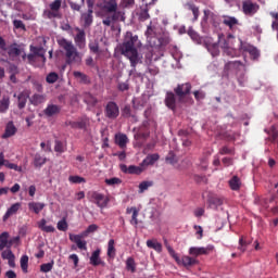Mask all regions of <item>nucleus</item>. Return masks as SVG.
Wrapping results in <instances>:
<instances>
[{
  "label": "nucleus",
  "instance_id": "obj_1",
  "mask_svg": "<svg viewBox=\"0 0 278 278\" xmlns=\"http://www.w3.org/2000/svg\"><path fill=\"white\" fill-rule=\"evenodd\" d=\"M142 47V41L138 38V35H134L131 31H127L124 36L122 45H119V51L130 62V74L136 71L138 64L142 63V56L138 52V49Z\"/></svg>",
  "mask_w": 278,
  "mask_h": 278
},
{
  "label": "nucleus",
  "instance_id": "obj_2",
  "mask_svg": "<svg viewBox=\"0 0 278 278\" xmlns=\"http://www.w3.org/2000/svg\"><path fill=\"white\" fill-rule=\"evenodd\" d=\"M101 10L106 12V14H111L102 20V24L105 27H111L112 23H125V11L118 10V0H104L101 4Z\"/></svg>",
  "mask_w": 278,
  "mask_h": 278
},
{
  "label": "nucleus",
  "instance_id": "obj_3",
  "mask_svg": "<svg viewBox=\"0 0 278 278\" xmlns=\"http://www.w3.org/2000/svg\"><path fill=\"white\" fill-rule=\"evenodd\" d=\"M56 42L65 55L66 64L71 65L81 62V54L79 53L75 45H73V41L61 37L56 39Z\"/></svg>",
  "mask_w": 278,
  "mask_h": 278
},
{
  "label": "nucleus",
  "instance_id": "obj_4",
  "mask_svg": "<svg viewBox=\"0 0 278 278\" xmlns=\"http://www.w3.org/2000/svg\"><path fill=\"white\" fill-rule=\"evenodd\" d=\"M98 229H99V226H97L96 224H91L87 227L86 231L81 232L80 235L70 233V240H71V242H75L76 247H78V249H80V251H87L88 242H86L85 240H81V239L86 238V236H88V233H94V231H97Z\"/></svg>",
  "mask_w": 278,
  "mask_h": 278
},
{
  "label": "nucleus",
  "instance_id": "obj_5",
  "mask_svg": "<svg viewBox=\"0 0 278 278\" xmlns=\"http://www.w3.org/2000/svg\"><path fill=\"white\" fill-rule=\"evenodd\" d=\"M87 199L90 203H93L100 210H105L110 204V197L99 192V191H89L87 193Z\"/></svg>",
  "mask_w": 278,
  "mask_h": 278
},
{
  "label": "nucleus",
  "instance_id": "obj_6",
  "mask_svg": "<svg viewBox=\"0 0 278 278\" xmlns=\"http://www.w3.org/2000/svg\"><path fill=\"white\" fill-rule=\"evenodd\" d=\"M104 116L110 121H116V118L121 116L118 104L114 101H109L104 106Z\"/></svg>",
  "mask_w": 278,
  "mask_h": 278
},
{
  "label": "nucleus",
  "instance_id": "obj_7",
  "mask_svg": "<svg viewBox=\"0 0 278 278\" xmlns=\"http://www.w3.org/2000/svg\"><path fill=\"white\" fill-rule=\"evenodd\" d=\"M242 12L245 16H255V14L260 12V4H257V2H253V0H243Z\"/></svg>",
  "mask_w": 278,
  "mask_h": 278
},
{
  "label": "nucleus",
  "instance_id": "obj_8",
  "mask_svg": "<svg viewBox=\"0 0 278 278\" xmlns=\"http://www.w3.org/2000/svg\"><path fill=\"white\" fill-rule=\"evenodd\" d=\"M144 36L151 47H157V28L153 26L152 22H150V25L147 27Z\"/></svg>",
  "mask_w": 278,
  "mask_h": 278
},
{
  "label": "nucleus",
  "instance_id": "obj_9",
  "mask_svg": "<svg viewBox=\"0 0 278 278\" xmlns=\"http://www.w3.org/2000/svg\"><path fill=\"white\" fill-rule=\"evenodd\" d=\"M191 90H192V85L190 83H185V84L178 85L174 89V92L178 97V101L180 103H184V97H186L187 94H190Z\"/></svg>",
  "mask_w": 278,
  "mask_h": 278
},
{
  "label": "nucleus",
  "instance_id": "obj_10",
  "mask_svg": "<svg viewBox=\"0 0 278 278\" xmlns=\"http://www.w3.org/2000/svg\"><path fill=\"white\" fill-rule=\"evenodd\" d=\"M212 251H214V245H207L206 248L191 247L189 249V255H192L193 257H199V255H210Z\"/></svg>",
  "mask_w": 278,
  "mask_h": 278
},
{
  "label": "nucleus",
  "instance_id": "obj_11",
  "mask_svg": "<svg viewBox=\"0 0 278 278\" xmlns=\"http://www.w3.org/2000/svg\"><path fill=\"white\" fill-rule=\"evenodd\" d=\"M122 173H126L128 175H142L144 173V167L142 166V163H140L139 166L136 165H121Z\"/></svg>",
  "mask_w": 278,
  "mask_h": 278
},
{
  "label": "nucleus",
  "instance_id": "obj_12",
  "mask_svg": "<svg viewBox=\"0 0 278 278\" xmlns=\"http://www.w3.org/2000/svg\"><path fill=\"white\" fill-rule=\"evenodd\" d=\"M76 31L77 34L74 37V42L76 47L79 49H86V30L77 27Z\"/></svg>",
  "mask_w": 278,
  "mask_h": 278
},
{
  "label": "nucleus",
  "instance_id": "obj_13",
  "mask_svg": "<svg viewBox=\"0 0 278 278\" xmlns=\"http://www.w3.org/2000/svg\"><path fill=\"white\" fill-rule=\"evenodd\" d=\"M165 105L168 108V110H172V112L177 110V97L173 93V91H167L165 96Z\"/></svg>",
  "mask_w": 278,
  "mask_h": 278
},
{
  "label": "nucleus",
  "instance_id": "obj_14",
  "mask_svg": "<svg viewBox=\"0 0 278 278\" xmlns=\"http://www.w3.org/2000/svg\"><path fill=\"white\" fill-rule=\"evenodd\" d=\"M68 127L72 129H87L88 128V118L87 117H81L77 122L70 121L66 123Z\"/></svg>",
  "mask_w": 278,
  "mask_h": 278
},
{
  "label": "nucleus",
  "instance_id": "obj_15",
  "mask_svg": "<svg viewBox=\"0 0 278 278\" xmlns=\"http://www.w3.org/2000/svg\"><path fill=\"white\" fill-rule=\"evenodd\" d=\"M62 112V108L58 104H48L47 108L43 110L45 116L51 118V116H55Z\"/></svg>",
  "mask_w": 278,
  "mask_h": 278
},
{
  "label": "nucleus",
  "instance_id": "obj_16",
  "mask_svg": "<svg viewBox=\"0 0 278 278\" xmlns=\"http://www.w3.org/2000/svg\"><path fill=\"white\" fill-rule=\"evenodd\" d=\"M22 204L20 202L12 204L5 212V214L2 217L3 223L8 220L11 216H14L18 213V210H21Z\"/></svg>",
  "mask_w": 278,
  "mask_h": 278
},
{
  "label": "nucleus",
  "instance_id": "obj_17",
  "mask_svg": "<svg viewBox=\"0 0 278 278\" xmlns=\"http://www.w3.org/2000/svg\"><path fill=\"white\" fill-rule=\"evenodd\" d=\"M129 143V138L125 134L115 135V144L119 147V149H127V144Z\"/></svg>",
  "mask_w": 278,
  "mask_h": 278
},
{
  "label": "nucleus",
  "instance_id": "obj_18",
  "mask_svg": "<svg viewBox=\"0 0 278 278\" xmlns=\"http://www.w3.org/2000/svg\"><path fill=\"white\" fill-rule=\"evenodd\" d=\"M8 55L11 60L14 58H18V55H23V49H21L16 43H12L8 49Z\"/></svg>",
  "mask_w": 278,
  "mask_h": 278
},
{
  "label": "nucleus",
  "instance_id": "obj_19",
  "mask_svg": "<svg viewBox=\"0 0 278 278\" xmlns=\"http://www.w3.org/2000/svg\"><path fill=\"white\" fill-rule=\"evenodd\" d=\"M16 131H18V129L16 128V126H14V122H9L5 126V130H4V134L2 135V138L3 139L12 138V136H16Z\"/></svg>",
  "mask_w": 278,
  "mask_h": 278
},
{
  "label": "nucleus",
  "instance_id": "obj_20",
  "mask_svg": "<svg viewBox=\"0 0 278 278\" xmlns=\"http://www.w3.org/2000/svg\"><path fill=\"white\" fill-rule=\"evenodd\" d=\"M160 160V154L154 153V154H149L142 162L141 166H143L144 170H147L148 166H153Z\"/></svg>",
  "mask_w": 278,
  "mask_h": 278
},
{
  "label": "nucleus",
  "instance_id": "obj_21",
  "mask_svg": "<svg viewBox=\"0 0 278 278\" xmlns=\"http://www.w3.org/2000/svg\"><path fill=\"white\" fill-rule=\"evenodd\" d=\"M241 49H242V51L250 53V55L253 58V60H257V58H260V50H257V48H255L251 45H241Z\"/></svg>",
  "mask_w": 278,
  "mask_h": 278
},
{
  "label": "nucleus",
  "instance_id": "obj_22",
  "mask_svg": "<svg viewBox=\"0 0 278 278\" xmlns=\"http://www.w3.org/2000/svg\"><path fill=\"white\" fill-rule=\"evenodd\" d=\"M73 75L79 84H84L85 86H88V84H90V77L88 75H86L85 73L75 71V72H73Z\"/></svg>",
  "mask_w": 278,
  "mask_h": 278
},
{
  "label": "nucleus",
  "instance_id": "obj_23",
  "mask_svg": "<svg viewBox=\"0 0 278 278\" xmlns=\"http://www.w3.org/2000/svg\"><path fill=\"white\" fill-rule=\"evenodd\" d=\"M228 184L230 190H233L235 192H238V190L242 188V180H240V177L238 176H232Z\"/></svg>",
  "mask_w": 278,
  "mask_h": 278
},
{
  "label": "nucleus",
  "instance_id": "obj_24",
  "mask_svg": "<svg viewBox=\"0 0 278 278\" xmlns=\"http://www.w3.org/2000/svg\"><path fill=\"white\" fill-rule=\"evenodd\" d=\"M92 14H94L93 10H88L87 13L81 14V21L84 22V27H90V25H92V22H93Z\"/></svg>",
  "mask_w": 278,
  "mask_h": 278
},
{
  "label": "nucleus",
  "instance_id": "obj_25",
  "mask_svg": "<svg viewBox=\"0 0 278 278\" xmlns=\"http://www.w3.org/2000/svg\"><path fill=\"white\" fill-rule=\"evenodd\" d=\"M185 5L193 14L192 22L195 23V21H199V16L201 14V12L199 11V7H197V4H194V2H187Z\"/></svg>",
  "mask_w": 278,
  "mask_h": 278
},
{
  "label": "nucleus",
  "instance_id": "obj_26",
  "mask_svg": "<svg viewBox=\"0 0 278 278\" xmlns=\"http://www.w3.org/2000/svg\"><path fill=\"white\" fill-rule=\"evenodd\" d=\"M100 255H101V250H96L92 252L91 257H90V264L92 266H101V264H103Z\"/></svg>",
  "mask_w": 278,
  "mask_h": 278
},
{
  "label": "nucleus",
  "instance_id": "obj_27",
  "mask_svg": "<svg viewBox=\"0 0 278 278\" xmlns=\"http://www.w3.org/2000/svg\"><path fill=\"white\" fill-rule=\"evenodd\" d=\"M30 51L36 58H41L42 62H47V58L45 56V48L30 46Z\"/></svg>",
  "mask_w": 278,
  "mask_h": 278
},
{
  "label": "nucleus",
  "instance_id": "obj_28",
  "mask_svg": "<svg viewBox=\"0 0 278 278\" xmlns=\"http://www.w3.org/2000/svg\"><path fill=\"white\" fill-rule=\"evenodd\" d=\"M10 110V97L4 96L0 100V114H5Z\"/></svg>",
  "mask_w": 278,
  "mask_h": 278
},
{
  "label": "nucleus",
  "instance_id": "obj_29",
  "mask_svg": "<svg viewBox=\"0 0 278 278\" xmlns=\"http://www.w3.org/2000/svg\"><path fill=\"white\" fill-rule=\"evenodd\" d=\"M126 214H132L130 225H138V208L136 206L127 207Z\"/></svg>",
  "mask_w": 278,
  "mask_h": 278
},
{
  "label": "nucleus",
  "instance_id": "obj_30",
  "mask_svg": "<svg viewBox=\"0 0 278 278\" xmlns=\"http://www.w3.org/2000/svg\"><path fill=\"white\" fill-rule=\"evenodd\" d=\"M38 227L39 229H41V231H45L46 233H53L55 231V227L47 226V219L45 218L38 222Z\"/></svg>",
  "mask_w": 278,
  "mask_h": 278
},
{
  "label": "nucleus",
  "instance_id": "obj_31",
  "mask_svg": "<svg viewBox=\"0 0 278 278\" xmlns=\"http://www.w3.org/2000/svg\"><path fill=\"white\" fill-rule=\"evenodd\" d=\"M28 208L30 212H34L38 214L39 212H42L45 210V203L41 202H29L28 203Z\"/></svg>",
  "mask_w": 278,
  "mask_h": 278
},
{
  "label": "nucleus",
  "instance_id": "obj_32",
  "mask_svg": "<svg viewBox=\"0 0 278 278\" xmlns=\"http://www.w3.org/2000/svg\"><path fill=\"white\" fill-rule=\"evenodd\" d=\"M29 101H30L31 105H40V104L45 103V101H47V98L43 94L35 93L34 96H31Z\"/></svg>",
  "mask_w": 278,
  "mask_h": 278
},
{
  "label": "nucleus",
  "instance_id": "obj_33",
  "mask_svg": "<svg viewBox=\"0 0 278 278\" xmlns=\"http://www.w3.org/2000/svg\"><path fill=\"white\" fill-rule=\"evenodd\" d=\"M29 96H27L25 92H21L17 96V108L18 110H25V105H27V99Z\"/></svg>",
  "mask_w": 278,
  "mask_h": 278
},
{
  "label": "nucleus",
  "instance_id": "obj_34",
  "mask_svg": "<svg viewBox=\"0 0 278 278\" xmlns=\"http://www.w3.org/2000/svg\"><path fill=\"white\" fill-rule=\"evenodd\" d=\"M181 264L185 266V268H190V266H195V264H199V261L191 256H182Z\"/></svg>",
  "mask_w": 278,
  "mask_h": 278
},
{
  "label": "nucleus",
  "instance_id": "obj_35",
  "mask_svg": "<svg viewBox=\"0 0 278 278\" xmlns=\"http://www.w3.org/2000/svg\"><path fill=\"white\" fill-rule=\"evenodd\" d=\"M147 248L153 249L156 253H162V243L157 242V240L152 239L147 241Z\"/></svg>",
  "mask_w": 278,
  "mask_h": 278
},
{
  "label": "nucleus",
  "instance_id": "obj_36",
  "mask_svg": "<svg viewBox=\"0 0 278 278\" xmlns=\"http://www.w3.org/2000/svg\"><path fill=\"white\" fill-rule=\"evenodd\" d=\"M45 164H47V157H45L38 153L35 154V157H34L35 168H42V166H45Z\"/></svg>",
  "mask_w": 278,
  "mask_h": 278
},
{
  "label": "nucleus",
  "instance_id": "obj_37",
  "mask_svg": "<svg viewBox=\"0 0 278 278\" xmlns=\"http://www.w3.org/2000/svg\"><path fill=\"white\" fill-rule=\"evenodd\" d=\"M136 5V0H121L118 8L119 10H131Z\"/></svg>",
  "mask_w": 278,
  "mask_h": 278
},
{
  "label": "nucleus",
  "instance_id": "obj_38",
  "mask_svg": "<svg viewBox=\"0 0 278 278\" xmlns=\"http://www.w3.org/2000/svg\"><path fill=\"white\" fill-rule=\"evenodd\" d=\"M223 24L226 25V27H229V29H233V27L238 25V18L233 16H225Z\"/></svg>",
  "mask_w": 278,
  "mask_h": 278
},
{
  "label": "nucleus",
  "instance_id": "obj_39",
  "mask_svg": "<svg viewBox=\"0 0 278 278\" xmlns=\"http://www.w3.org/2000/svg\"><path fill=\"white\" fill-rule=\"evenodd\" d=\"M206 49L211 52V55H213V58H216V55L220 54V50L218 49V42L206 43Z\"/></svg>",
  "mask_w": 278,
  "mask_h": 278
},
{
  "label": "nucleus",
  "instance_id": "obj_40",
  "mask_svg": "<svg viewBox=\"0 0 278 278\" xmlns=\"http://www.w3.org/2000/svg\"><path fill=\"white\" fill-rule=\"evenodd\" d=\"M122 116L124 118H134L135 121H138V118L136 117V115H134V113H131V106L130 105H125L122 109Z\"/></svg>",
  "mask_w": 278,
  "mask_h": 278
},
{
  "label": "nucleus",
  "instance_id": "obj_41",
  "mask_svg": "<svg viewBox=\"0 0 278 278\" xmlns=\"http://www.w3.org/2000/svg\"><path fill=\"white\" fill-rule=\"evenodd\" d=\"M208 205L212 210H217L220 207V205H223V199L213 197L208 200Z\"/></svg>",
  "mask_w": 278,
  "mask_h": 278
},
{
  "label": "nucleus",
  "instance_id": "obj_42",
  "mask_svg": "<svg viewBox=\"0 0 278 278\" xmlns=\"http://www.w3.org/2000/svg\"><path fill=\"white\" fill-rule=\"evenodd\" d=\"M114 239H111L108 243V256L114 260L116 257V248L114 247Z\"/></svg>",
  "mask_w": 278,
  "mask_h": 278
},
{
  "label": "nucleus",
  "instance_id": "obj_43",
  "mask_svg": "<svg viewBox=\"0 0 278 278\" xmlns=\"http://www.w3.org/2000/svg\"><path fill=\"white\" fill-rule=\"evenodd\" d=\"M89 50L91 53H94L96 55H100L101 54V49L99 48V41L98 40H93L89 42Z\"/></svg>",
  "mask_w": 278,
  "mask_h": 278
},
{
  "label": "nucleus",
  "instance_id": "obj_44",
  "mask_svg": "<svg viewBox=\"0 0 278 278\" xmlns=\"http://www.w3.org/2000/svg\"><path fill=\"white\" fill-rule=\"evenodd\" d=\"M54 151L55 153H64V151H66V143H64V141H61V140H55Z\"/></svg>",
  "mask_w": 278,
  "mask_h": 278
},
{
  "label": "nucleus",
  "instance_id": "obj_45",
  "mask_svg": "<svg viewBox=\"0 0 278 278\" xmlns=\"http://www.w3.org/2000/svg\"><path fill=\"white\" fill-rule=\"evenodd\" d=\"M85 103H87V105H91L92 108H94V105L99 103V100L91 93H87L85 94Z\"/></svg>",
  "mask_w": 278,
  "mask_h": 278
},
{
  "label": "nucleus",
  "instance_id": "obj_46",
  "mask_svg": "<svg viewBox=\"0 0 278 278\" xmlns=\"http://www.w3.org/2000/svg\"><path fill=\"white\" fill-rule=\"evenodd\" d=\"M8 238H10V233L4 231L0 235V251H3L5 247H8Z\"/></svg>",
  "mask_w": 278,
  "mask_h": 278
},
{
  "label": "nucleus",
  "instance_id": "obj_47",
  "mask_svg": "<svg viewBox=\"0 0 278 278\" xmlns=\"http://www.w3.org/2000/svg\"><path fill=\"white\" fill-rule=\"evenodd\" d=\"M0 62H3L5 64H9V73L11 75H17L18 73V66L14 65L13 63H11L10 61H8L7 59H0Z\"/></svg>",
  "mask_w": 278,
  "mask_h": 278
},
{
  "label": "nucleus",
  "instance_id": "obj_48",
  "mask_svg": "<svg viewBox=\"0 0 278 278\" xmlns=\"http://www.w3.org/2000/svg\"><path fill=\"white\" fill-rule=\"evenodd\" d=\"M20 264L23 273H27V268H29V256L23 255L21 257Z\"/></svg>",
  "mask_w": 278,
  "mask_h": 278
},
{
  "label": "nucleus",
  "instance_id": "obj_49",
  "mask_svg": "<svg viewBox=\"0 0 278 278\" xmlns=\"http://www.w3.org/2000/svg\"><path fill=\"white\" fill-rule=\"evenodd\" d=\"M219 155H236V150L233 148H229L227 146H224L219 149Z\"/></svg>",
  "mask_w": 278,
  "mask_h": 278
},
{
  "label": "nucleus",
  "instance_id": "obj_50",
  "mask_svg": "<svg viewBox=\"0 0 278 278\" xmlns=\"http://www.w3.org/2000/svg\"><path fill=\"white\" fill-rule=\"evenodd\" d=\"M187 34L194 42H201V36L192 27L188 29Z\"/></svg>",
  "mask_w": 278,
  "mask_h": 278
},
{
  "label": "nucleus",
  "instance_id": "obj_51",
  "mask_svg": "<svg viewBox=\"0 0 278 278\" xmlns=\"http://www.w3.org/2000/svg\"><path fill=\"white\" fill-rule=\"evenodd\" d=\"M58 79H60V76L55 72L49 73L46 77L47 84H55V81H58Z\"/></svg>",
  "mask_w": 278,
  "mask_h": 278
},
{
  "label": "nucleus",
  "instance_id": "obj_52",
  "mask_svg": "<svg viewBox=\"0 0 278 278\" xmlns=\"http://www.w3.org/2000/svg\"><path fill=\"white\" fill-rule=\"evenodd\" d=\"M126 269L130 273H136V261L132 257H128L126 261Z\"/></svg>",
  "mask_w": 278,
  "mask_h": 278
},
{
  "label": "nucleus",
  "instance_id": "obj_53",
  "mask_svg": "<svg viewBox=\"0 0 278 278\" xmlns=\"http://www.w3.org/2000/svg\"><path fill=\"white\" fill-rule=\"evenodd\" d=\"M153 186V181H142L139 184V194H142L144 191L149 190Z\"/></svg>",
  "mask_w": 278,
  "mask_h": 278
},
{
  "label": "nucleus",
  "instance_id": "obj_54",
  "mask_svg": "<svg viewBox=\"0 0 278 278\" xmlns=\"http://www.w3.org/2000/svg\"><path fill=\"white\" fill-rule=\"evenodd\" d=\"M56 228L59 231H68V223H66V218H63L58 222Z\"/></svg>",
  "mask_w": 278,
  "mask_h": 278
},
{
  "label": "nucleus",
  "instance_id": "obj_55",
  "mask_svg": "<svg viewBox=\"0 0 278 278\" xmlns=\"http://www.w3.org/2000/svg\"><path fill=\"white\" fill-rule=\"evenodd\" d=\"M43 16L46 18H60V12L50 9L43 12Z\"/></svg>",
  "mask_w": 278,
  "mask_h": 278
},
{
  "label": "nucleus",
  "instance_id": "obj_56",
  "mask_svg": "<svg viewBox=\"0 0 278 278\" xmlns=\"http://www.w3.org/2000/svg\"><path fill=\"white\" fill-rule=\"evenodd\" d=\"M165 162L167 164H172V166H175V164H177V162H178L177 155H175L174 152H169L168 155L165 159Z\"/></svg>",
  "mask_w": 278,
  "mask_h": 278
},
{
  "label": "nucleus",
  "instance_id": "obj_57",
  "mask_svg": "<svg viewBox=\"0 0 278 278\" xmlns=\"http://www.w3.org/2000/svg\"><path fill=\"white\" fill-rule=\"evenodd\" d=\"M106 186H118L121 184H123V180H121V178H106L105 180Z\"/></svg>",
  "mask_w": 278,
  "mask_h": 278
},
{
  "label": "nucleus",
  "instance_id": "obj_58",
  "mask_svg": "<svg viewBox=\"0 0 278 278\" xmlns=\"http://www.w3.org/2000/svg\"><path fill=\"white\" fill-rule=\"evenodd\" d=\"M68 181L71 184H86V178L81 176H70Z\"/></svg>",
  "mask_w": 278,
  "mask_h": 278
},
{
  "label": "nucleus",
  "instance_id": "obj_59",
  "mask_svg": "<svg viewBox=\"0 0 278 278\" xmlns=\"http://www.w3.org/2000/svg\"><path fill=\"white\" fill-rule=\"evenodd\" d=\"M51 270H53V262L40 265L41 273H51Z\"/></svg>",
  "mask_w": 278,
  "mask_h": 278
},
{
  "label": "nucleus",
  "instance_id": "obj_60",
  "mask_svg": "<svg viewBox=\"0 0 278 278\" xmlns=\"http://www.w3.org/2000/svg\"><path fill=\"white\" fill-rule=\"evenodd\" d=\"M13 27L15 29H22V31H27V27H25V24L21 20H14Z\"/></svg>",
  "mask_w": 278,
  "mask_h": 278
},
{
  "label": "nucleus",
  "instance_id": "obj_61",
  "mask_svg": "<svg viewBox=\"0 0 278 278\" xmlns=\"http://www.w3.org/2000/svg\"><path fill=\"white\" fill-rule=\"evenodd\" d=\"M4 166L7 168H10L11 170H16L17 173H23V167L14 164V163H10L9 161H7V163L4 164Z\"/></svg>",
  "mask_w": 278,
  "mask_h": 278
},
{
  "label": "nucleus",
  "instance_id": "obj_62",
  "mask_svg": "<svg viewBox=\"0 0 278 278\" xmlns=\"http://www.w3.org/2000/svg\"><path fill=\"white\" fill-rule=\"evenodd\" d=\"M61 8H62V0H54L52 3H50V10L54 12H60Z\"/></svg>",
  "mask_w": 278,
  "mask_h": 278
},
{
  "label": "nucleus",
  "instance_id": "obj_63",
  "mask_svg": "<svg viewBox=\"0 0 278 278\" xmlns=\"http://www.w3.org/2000/svg\"><path fill=\"white\" fill-rule=\"evenodd\" d=\"M222 163L225 168H229V166H233V157L225 156L222 159Z\"/></svg>",
  "mask_w": 278,
  "mask_h": 278
},
{
  "label": "nucleus",
  "instance_id": "obj_64",
  "mask_svg": "<svg viewBox=\"0 0 278 278\" xmlns=\"http://www.w3.org/2000/svg\"><path fill=\"white\" fill-rule=\"evenodd\" d=\"M153 47L155 46H149L147 48L148 52L146 53V60H148V62H151L153 60Z\"/></svg>",
  "mask_w": 278,
  "mask_h": 278
}]
</instances>
